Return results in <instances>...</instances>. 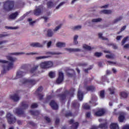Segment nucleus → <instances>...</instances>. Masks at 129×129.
<instances>
[{"label": "nucleus", "instance_id": "1", "mask_svg": "<svg viewBox=\"0 0 129 129\" xmlns=\"http://www.w3.org/2000/svg\"><path fill=\"white\" fill-rule=\"evenodd\" d=\"M23 54H25V52H11L8 53V54L6 55V58L8 60H9V61H10L11 62L6 60H0L1 63H5V64L3 66V69L5 70V71L13 69L14 68V62H16V61L18 60V58H17L16 57H13L11 55H12L15 56H18V55H22Z\"/></svg>", "mask_w": 129, "mask_h": 129}, {"label": "nucleus", "instance_id": "2", "mask_svg": "<svg viewBox=\"0 0 129 129\" xmlns=\"http://www.w3.org/2000/svg\"><path fill=\"white\" fill-rule=\"evenodd\" d=\"M28 104L26 102H22L20 108H16L14 110V112L20 115H23L25 113V109L28 108Z\"/></svg>", "mask_w": 129, "mask_h": 129}, {"label": "nucleus", "instance_id": "3", "mask_svg": "<svg viewBox=\"0 0 129 129\" xmlns=\"http://www.w3.org/2000/svg\"><path fill=\"white\" fill-rule=\"evenodd\" d=\"M14 9V1H8L5 2L3 9L5 12H11Z\"/></svg>", "mask_w": 129, "mask_h": 129}, {"label": "nucleus", "instance_id": "4", "mask_svg": "<svg viewBox=\"0 0 129 129\" xmlns=\"http://www.w3.org/2000/svg\"><path fill=\"white\" fill-rule=\"evenodd\" d=\"M54 63L52 61H45L40 63V67L42 69H50L52 68Z\"/></svg>", "mask_w": 129, "mask_h": 129}, {"label": "nucleus", "instance_id": "5", "mask_svg": "<svg viewBox=\"0 0 129 129\" xmlns=\"http://www.w3.org/2000/svg\"><path fill=\"white\" fill-rule=\"evenodd\" d=\"M7 118L8 119V122L9 124H12V123H15L17 121V119L16 117H14V115L11 113H8L7 115Z\"/></svg>", "mask_w": 129, "mask_h": 129}, {"label": "nucleus", "instance_id": "6", "mask_svg": "<svg viewBox=\"0 0 129 129\" xmlns=\"http://www.w3.org/2000/svg\"><path fill=\"white\" fill-rule=\"evenodd\" d=\"M22 82L23 84H32V85H35L37 83V81L32 79H24L22 80Z\"/></svg>", "mask_w": 129, "mask_h": 129}, {"label": "nucleus", "instance_id": "7", "mask_svg": "<svg viewBox=\"0 0 129 129\" xmlns=\"http://www.w3.org/2000/svg\"><path fill=\"white\" fill-rule=\"evenodd\" d=\"M63 80H64V75L62 72H59L58 73V78L56 80V83L60 84L61 82H63Z\"/></svg>", "mask_w": 129, "mask_h": 129}, {"label": "nucleus", "instance_id": "8", "mask_svg": "<svg viewBox=\"0 0 129 129\" xmlns=\"http://www.w3.org/2000/svg\"><path fill=\"white\" fill-rule=\"evenodd\" d=\"M106 111L105 109L103 108L100 109L95 113V115L96 116H102V115H104V113H105Z\"/></svg>", "mask_w": 129, "mask_h": 129}, {"label": "nucleus", "instance_id": "9", "mask_svg": "<svg viewBox=\"0 0 129 129\" xmlns=\"http://www.w3.org/2000/svg\"><path fill=\"white\" fill-rule=\"evenodd\" d=\"M101 21H102L101 18L93 19H92L91 22H89V26L90 27H92V26H93V24L95 23H99L100 22H101Z\"/></svg>", "mask_w": 129, "mask_h": 129}, {"label": "nucleus", "instance_id": "10", "mask_svg": "<svg viewBox=\"0 0 129 129\" xmlns=\"http://www.w3.org/2000/svg\"><path fill=\"white\" fill-rule=\"evenodd\" d=\"M31 47L33 48H43V45L39 42H33L30 43Z\"/></svg>", "mask_w": 129, "mask_h": 129}, {"label": "nucleus", "instance_id": "11", "mask_svg": "<svg viewBox=\"0 0 129 129\" xmlns=\"http://www.w3.org/2000/svg\"><path fill=\"white\" fill-rule=\"evenodd\" d=\"M69 123L70 124L73 123V126L71 127L70 129H77V127H78V124H79L77 122L74 123V120L73 119L70 120Z\"/></svg>", "mask_w": 129, "mask_h": 129}, {"label": "nucleus", "instance_id": "12", "mask_svg": "<svg viewBox=\"0 0 129 129\" xmlns=\"http://www.w3.org/2000/svg\"><path fill=\"white\" fill-rule=\"evenodd\" d=\"M70 94L68 91H66L62 95H60V99L61 100H64L66 97L69 96Z\"/></svg>", "mask_w": 129, "mask_h": 129}, {"label": "nucleus", "instance_id": "13", "mask_svg": "<svg viewBox=\"0 0 129 129\" xmlns=\"http://www.w3.org/2000/svg\"><path fill=\"white\" fill-rule=\"evenodd\" d=\"M25 74L26 73L25 72L22 71H18L16 74V79H18V78H21V77H23V76L25 75Z\"/></svg>", "mask_w": 129, "mask_h": 129}, {"label": "nucleus", "instance_id": "14", "mask_svg": "<svg viewBox=\"0 0 129 129\" xmlns=\"http://www.w3.org/2000/svg\"><path fill=\"white\" fill-rule=\"evenodd\" d=\"M50 105L52 109H58V105L54 100H52L50 103Z\"/></svg>", "mask_w": 129, "mask_h": 129}, {"label": "nucleus", "instance_id": "15", "mask_svg": "<svg viewBox=\"0 0 129 129\" xmlns=\"http://www.w3.org/2000/svg\"><path fill=\"white\" fill-rule=\"evenodd\" d=\"M10 98L12 100H14V101H19L20 100V96L17 94L11 96Z\"/></svg>", "mask_w": 129, "mask_h": 129}, {"label": "nucleus", "instance_id": "16", "mask_svg": "<svg viewBox=\"0 0 129 129\" xmlns=\"http://www.w3.org/2000/svg\"><path fill=\"white\" fill-rule=\"evenodd\" d=\"M18 16H19V13L18 12H16L15 13H12L9 16V19L10 20H15Z\"/></svg>", "mask_w": 129, "mask_h": 129}, {"label": "nucleus", "instance_id": "17", "mask_svg": "<svg viewBox=\"0 0 129 129\" xmlns=\"http://www.w3.org/2000/svg\"><path fill=\"white\" fill-rule=\"evenodd\" d=\"M41 11H42V6H39L38 8L34 11V15L35 16H39L41 14Z\"/></svg>", "mask_w": 129, "mask_h": 129}, {"label": "nucleus", "instance_id": "18", "mask_svg": "<svg viewBox=\"0 0 129 129\" xmlns=\"http://www.w3.org/2000/svg\"><path fill=\"white\" fill-rule=\"evenodd\" d=\"M47 37H51L54 36V32L51 29H49L47 30Z\"/></svg>", "mask_w": 129, "mask_h": 129}, {"label": "nucleus", "instance_id": "19", "mask_svg": "<svg viewBox=\"0 0 129 129\" xmlns=\"http://www.w3.org/2000/svg\"><path fill=\"white\" fill-rule=\"evenodd\" d=\"M101 14H104L105 15H111L112 14L111 10H103L101 11Z\"/></svg>", "mask_w": 129, "mask_h": 129}, {"label": "nucleus", "instance_id": "20", "mask_svg": "<svg viewBox=\"0 0 129 129\" xmlns=\"http://www.w3.org/2000/svg\"><path fill=\"white\" fill-rule=\"evenodd\" d=\"M56 45V47H58V48L66 47V43L65 42H57Z\"/></svg>", "mask_w": 129, "mask_h": 129}, {"label": "nucleus", "instance_id": "21", "mask_svg": "<svg viewBox=\"0 0 129 129\" xmlns=\"http://www.w3.org/2000/svg\"><path fill=\"white\" fill-rule=\"evenodd\" d=\"M124 120V113H123V112H121L120 114V116L118 117V121L120 122H122V121H123Z\"/></svg>", "mask_w": 129, "mask_h": 129}, {"label": "nucleus", "instance_id": "22", "mask_svg": "<svg viewBox=\"0 0 129 129\" xmlns=\"http://www.w3.org/2000/svg\"><path fill=\"white\" fill-rule=\"evenodd\" d=\"M78 98L79 100L81 101L83 99V93L80 90L78 92Z\"/></svg>", "mask_w": 129, "mask_h": 129}, {"label": "nucleus", "instance_id": "23", "mask_svg": "<svg viewBox=\"0 0 129 129\" xmlns=\"http://www.w3.org/2000/svg\"><path fill=\"white\" fill-rule=\"evenodd\" d=\"M110 127L111 129H119L118 125L114 123H111L110 125Z\"/></svg>", "mask_w": 129, "mask_h": 129}, {"label": "nucleus", "instance_id": "24", "mask_svg": "<svg viewBox=\"0 0 129 129\" xmlns=\"http://www.w3.org/2000/svg\"><path fill=\"white\" fill-rule=\"evenodd\" d=\"M83 49H85V50H93L94 49V47H91L86 44H84L83 46Z\"/></svg>", "mask_w": 129, "mask_h": 129}, {"label": "nucleus", "instance_id": "25", "mask_svg": "<svg viewBox=\"0 0 129 129\" xmlns=\"http://www.w3.org/2000/svg\"><path fill=\"white\" fill-rule=\"evenodd\" d=\"M28 21L29 22L30 26H31V27H33V26H34V24L36 23V21H33L31 18L28 19Z\"/></svg>", "mask_w": 129, "mask_h": 129}, {"label": "nucleus", "instance_id": "26", "mask_svg": "<svg viewBox=\"0 0 129 129\" xmlns=\"http://www.w3.org/2000/svg\"><path fill=\"white\" fill-rule=\"evenodd\" d=\"M121 20H122V17H119L116 18V19H114L113 21V24H116V23H118V22H120V21H121Z\"/></svg>", "mask_w": 129, "mask_h": 129}, {"label": "nucleus", "instance_id": "27", "mask_svg": "<svg viewBox=\"0 0 129 129\" xmlns=\"http://www.w3.org/2000/svg\"><path fill=\"white\" fill-rule=\"evenodd\" d=\"M49 76L50 78H54V77L56 76V74L55 73V72H50L49 73Z\"/></svg>", "mask_w": 129, "mask_h": 129}, {"label": "nucleus", "instance_id": "28", "mask_svg": "<svg viewBox=\"0 0 129 129\" xmlns=\"http://www.w3.org/2000/svg\"><path fill=\"white\" fill-rule=\"evenodd\" d=\"M39 68V65H36L33 67V68L30 70V73H34L37 69Z\"/></svg>", "mask_w": 129, "mask_h": 129}, {"label": "nucleus", "instance_id": "29", "mask_svg": "<svg viewBox=\"0 0 129 129\" xmlns=\"http://www.w3.org/2000/svg\"><path fill=\"white\" fill-rule=\"evenodd\" d=\"M98 36H99V38H100V39H102L103 40L108 41V38L106 37H103V36H102V33H99L98 34Z\"/></svg>", "mask_w": 129, "mask_h": 129}, {"label": "nucleus", "instance_id": "30", "mask_svg": "<svg viewBox=\"0 0 129 129\" xmlns=\"http://www.w3.org/2000/svg\"><path fill=\"white\" fill-rule=\"evenodd\" d=\"M129 37L128 36H126V37L124 38L121 43V45L122 46H123V45H124V44H125L126 42L127 41V40L128 39Z\"/></svg>", "mask_w": 129, "mask_h": 129}, {"label": "nucleus", "instance_id": "31", "mask_svg": "<svg viewBox=\"0 0 129 129\" xmlns=\"http://www.w3.org/2000/svg\"><path fill=\"white\" fill-rule=\"evenodd\" d=\"M62 54L60 52H46L47 55H61Z\"/></svg>", "mask_w": 129, "mask_h": 129}, {"label": "nucleus", "instance_id": "32", "mask_svg": "<svg viewBox=\"0 0 129 129\" xmlns=\"http://www.w3.org/2000/svg\"><path fill=\"white\" fill-rule=\"evenodd\" d=\"M65 4L64 2H61L59 4H58L57 6L55 7V10H58L59 9L61 8L64 4Z\"/></svg>", "mask_w": 129, "mask_h": 129}, {"label": "nucleus", "instance_id": "33", "mask_svg": "<svg viewBox=\"0 0 129 129\" xmlns=\"http://www.w3.org/2000/svg\"><path fill=\"white\" fill-rule=\"evenodd\" d=\"M86 89L88 91H94V90H95V88L93 86H91L87 87Z\"/></svg>", "mask_w": 129, "mask_h": 129}, {"label": "nucleus", "instance_id": "34", "mask_svg": "<svg viewBox=\"0 0 129 129\" xmlns=\"http://www.w3.org/2000/svg\"><path fill=\"white\" fill-rule=\"evenodd\" d=\"M61 27H62V25L59 24V25L57 26L54 29L53 32L54 33H56L57 31H59L61 29Z\"/></svg>", "mask_w": 129, "mask_h": 129}, {"label": "nucleus", "instance_id": "35", "mask_svg": "<svg viewBox=\"0 0 129 129\" xmlns=\"http://www.w3.org/2000/svg\"><path fill=\"white\" fill-rule=\"evenodd\" d=\"M30 113L32 114V115H39L40 114V112L38 111H30Z\"/></svg>", "mask_w": 129, "mask_h": 129}, {"label": "nucleus", "instance_id": "36", "mask_svg": "<svg viewBox=\"0 0 129 129\" xmlns=\"http://www.w3.org/2000/svg\"><path fill=\"white\" fill-rule=\"evenodd\" d=\"M81 51L82 50L81 48H73V53H78L81 52Z\"/></svg>", "mask_w": 129, "mask_h": 129}, {"label": "nucleus", "instance_id": "37", "mask_svg": "<svg viewBox=\"0 0 129 129\" xmlns=\"http://www.w3.org/2000/svg\"><path fill=\"white\" fill-rule=\"evenodd\" d=\"M82 28V26L80 25H78V26L73 27L72 30L73 31H76V30H80V29H81Z\"/></svg>", "mask_w": 129, "mask_h": 129}, {"label": "nucleus", "instance_id": "38", "mask_svg": "<svg viewBox=\"0 0 129 129\" xmlns=\"http://www.w3.org/2000/svg\"><path fill=\"white\" fill-rule=\"evenodd\" d=\"M50 56H37L36 57V60H41L42 59H46V58H49Z\"/></svg>", "mask_w": 129, "mask_h": 129}, {"label": "nucleus", "instance_id": "39", "mask_svg": "<svg viewBox=\"0 0 129 129\" xmlns=\"http://www.w3.org/2000/svg\"><path fill=\"white\" fill-rule=\"evenodd\" d=\"M64 50L69 53H73V48H65Z\"/></svg>", "mask_w": 129, "mask_h": 129}, {"label": "nucleus", "instance_id": "40", "mask_svg": "<svg viewBox=\"0 0 129 129\" xmlns=\"http://www.w3.org/2000/svg\"><path fill=\"white\" fill-rule=\"evenodd\" d=\"M121 97H122L123 98H126L127 97V93L123 92L121 93L120 94Z\"/></svg>", "mask_w": 129, "mask_h": 129}, {"label": "nucleus", "instance_id": "41", "mask_svg": "<svg viewBox=\"0 0 129 129\" xmlns=\"http://www.w3.org/2000/svg\"><path fill=\"white\" fill-rule=\"evenodd\" d=\"M106 57L109 59H114V54H107L106 55Z\"/></svg>", "mask_w": 129, "mask_h": 129}, {"label": "nucleus", "instance_id": "42", "mask_svg": "<svg viewBox=\"0 0 129 129\" xmlns=\"http://www.w3.org/2000/svg\"><path fill=\"white\" fill-rule=\"evenodd\" d=\"M114 90H115V89L113 87H111L109 88V91H110V94H114Z\"/></svg>", "mask_w": 129, "mask_h": 129}, {"label": "nucleus", "instance_id": "43", "mask_svg": "<svg viewBox=\"0 0 129 129\" xmlns=\"http://www.w3.org/2000/svg\"><path fill=\"white\" fill-rule=\"evenodd\" d=\"M6 28H7V29H8V30H18V29H19V27L18 26H16V27H6Z\"/></svg>", "mask_w": 129, "mask_h": 129}, {"label": "nucleus", "instance_id": "44", "mask_svg": "<svg viewBox=\"0 0 129 129\" xmlns=\"http://www.w3.org/2000/svg\"><path fill=\"white\" fill-rule=\"evenodd\" d=\"M54 6V3L52 2H48L47 3V8H52Z\"/></svg>", "mask_w": 129, "mask_h": 129}, {"label": "nucleus", "instance_id": "45", "mask_svg": "<svg viewBox=\"0 0 129 129\" xmlns=\"http://www.w3.org/2000/svg\"><path fill=\"white\" fill-rule=\"evenodd\" d=\"M94 56H95L96 57H101V56H102V53L101 52H95L94 53Z\"/></svg>", "mask_w": 129, "mask_h": 129}, {"label": "nucleus", "instance_id": "46", "mask_svg": "<svg viewBox=\"0 0 129 129\" xmlns=\"http://www.w3.org/2000/svg\"><path fill=\"white\" fill-rule=\"evenodd\" d=\"M38 54L37 52H30L26 53L27 56H34V55H37Z\"/></svg>", "mask_w": 129, "mask_h": 129}, {"label": "nucleus", "instance_id": "47", "mask_svg": "<svg viewBox=\"0 0 129 129\" xmlns=\"http://www.w3.org/2000/svg\"><path fill=\"white\" fill-rule=\"evenodd\" d=\"M42 18L44 20L45 23H47L49 21V17L48 16H44Z\"/></svg>", "mask_w": 129, "mask_h": 129}, {"label": "nucleus", "instance_id": "48", "mask_svg": "<svg viewBox=\"0 0 129 129\" xmlns=\"http://www.w3.org/2000/svg\"><path fill=\"white\" fill-rule=\"evenodd\" d=\"M110 46H112L113 49H114L115 50H116L117 49V46L116 44H114L113 43H111L109 44Z\"/></svg>", "mask_w": 129, "mask_h": 129}, {"label": "nucleus", "instance_id": "49", "mask_svg": "<svg viewBox=\"0 0 129 129\" xmlns=\"http://www.w3.org/2000/svg\"><path fill=\"white\" fill-rule=\"evenodd\" d=\"M100 96L101 98H104V91H101L100 92Z\"/></svg>", "mask_w": 129, "mask_h": 129}, {"label": "nucleus", "instance_id": "50", "mask_svg": "<svg viewBox=\"0 0 129 129\" xmlns=\"http://www.w3.org/2000/svg\"><path fill=\"white\" fill-rule=\"evenodd\" d=\"M84 108H85V109H90V106H89L87 104H85L84 105Z\"/></svg>", "mask_w": 129, "mask_h": 129}, {"label": "nucleus", "instance_id": "51", "mask_svg": "<svg viewBox=\"0 0 129 129\" xmlns=\"http://www.w3.org/2000/svg\"><path fill=\"white\" fill-rule=\"evenodd\" d=\"M37 107H38V104L37 103H33L31 105V108H36Z\"/></svg>", "mask_w": 129, "mask_h": 129}, {"label": "nucleus", "instance_id": "52", "mask_svg": "<svg viewBox=\"0 0 129 129\" xmlns=\"http://www.w3.org/2000/svg\"><path fill=\"white\" fill-rule=\"evenodd\" d=\"M107 63H108V64H109V65H115V64H116V62H114V61H107Z\"/></svg>", "mask_w": 129, "mask_h": 129}, {"label": "nucleus", "instance_id": "53", "mask_svg": "<svg viewBox=\"0 0 129 129\" xmlns=\"http://www.w3.org/2000/svg\"><path fill=\"white\" fill-rule=\"evenodd\" d=\"M37 91H38V92H42V91H43V87L42 86L39 87L37 89Z\"/></svg>", "mask_w": 129, "mask_h": 129}, {"label": "nucleus", "instance_id": "54", "mask_svg": "<svg viewBox=\"0 0 129 129\" xmlns=\"http://www.w3.org/2000/svg\"><path fill=\"white\" fill-rule=\"evenodd\" d=\"M51 45H52V41H49L47 43V48H50V47H51Z\"/></svg>", "mask_w": 129, "mask_h": 129}, {"label": "nucleus", "instance_id": "55", "mask_svg": "<svg viewBox=\"0 0 129 129\" xmlns=\"http://www.w3.org/2000/svg\"><path fill=\"white\" fill-rule=\"evenodd\" d=\"M8 36H9V34H0V38H4V37H8Z\"/></svg>", "mask_w": 129, "mask_h": 129}, {"label": "nucleus", "instance_id": "56", "mask_svg": "<svg viewBox=\"0 0 129 129\" xmlns=\"http://www.w3.org/2000/svg\"><path fill=\"white\" fill-rule=\"evenodd\" d=\"M121 38H122V36H117L116 37L117 41H120Z\"/></svg>", "mask_w": 129, "mask_h": 129}, {"label": "nucleus", "instance_id": "57", "mask_svg": "<svg viewBox=\"0 0 129 129\" xmlns=\"http://www.w3.org/2000/svg\"><path fill=\"white\" fill-rule=\"evenodd\" d=\"M123 48L124 49H128L129 48V44H126L124 45Z\"/></svg>", "mask_w": 129, "mask_h": 129}, {"label": "nucleus", "instance_id": "58", "mask_svg": "<svg viewBox=\"0 0 129 129\" xmlns=\"http://www.w3.org/2000/svg\"><path fill=\"white\" fill-rule=\"evenodd\" d=\"M45 119L46 120V121H48V122H50V121H51V119L48 117H45Z\"/></svg>", "mask_w": 129, "mask_h": 129}, {"label": "nucleus", "instance_id": "59", "mask_svg": "<svg viewBox=\"0 0 129 129\" xmlns=\"http://www.w3.org/2000/svg\"><path fill=\"white\" fill-rule=\"evenodd\" d=\"M112 71L114 74H116V72H117V71L114 68L112 69Z\"/></svg>", "mask_w": 129, "mask_h": 129}, {"label": "nucleus", "instance_id": "60", "mask_svg": "<svg viewBox=\"0 0 129 129\" xmlns=\"http://www.w3.org/2000/svg\"><path fill=\"white\" fill-rule=\"evenodd\" d=\"M104 126H105V124H101L99 126V127H100L101 128H103Z\"/></svg>", "mask_w": 129, "mask_h": 129}, {"label": "nucleus", "instance_id": "61", "mask_svg": "<svg viewBox=\"0 0 129 129\" xmlns=\"http://www.w3.org/2000/svg\"><path fill=\"white\" fill-rule=\"evenodd\" d=\"M60 121V120L59 118H56L55 120V124H59V122Z\"/></svg>", "mask_w": 129, "mask_h": 129}, {"label": "nucleus", "instance_id": "62", "mask_svg": "<svg viewBox=\"0 0 129 129\" xmlns=\"http://www.w3.org/2000/svg\"><path fill=\"white\" fill-rule=\"evenodd\" d=\"M78 35H76L74 36V40H77V39H78Z\"/></svg>", "mask_w": 129, "mask_h": 129}, {"label": "nucleus", "instance_id": "63", "mask_svg": "<svg viewBox=\"0 0 129 129\" xmlns=\"http://www.w3.org/2000/svg\"><path fill=\"white\" fill-rule=\"evenodd\" d=\"M123 129H129V125H125L123 127Z\"/></svg>", "mask_w": 129, "mask_h": 129}, {"label": "nucleus", "instance_id": "64", "mask_svg": "<svg viewBox=\"0 0 129 129\" xmlns=\"http://www.w3.org/2000/svg\"><path fill=\"white\" fill-rule=\"evenodd\" d=\"M98 128V127L96 126H92V127L90 129H97Z\"/></svg>", "mask_w": 129, "mask_h": 129}]
</instances>
